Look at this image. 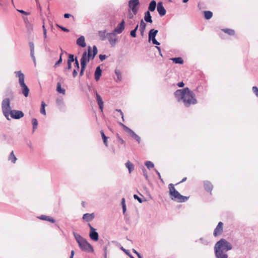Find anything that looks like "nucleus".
<instances>
[{"mask_svg":"<svg viewBox=\"0 0 258 258\" xmlns=\"http://www.w3.org/2000/svg\"><path fill=\"white\" fill-rule=\"evenodd\" d=\"M174 95L178 102L182 101L187 107L197 103L194 93L187 87L177 90Z\"/></svg>","mask_w":258,"mask_h":258,"instance_id":"nucleus-1","label":"nucleus"},{"mask_svg":"<svg viewBox=\"0 0 258 258\" xmlns=\"http://www.w3.org/2000/svg\"><path fill=\"white\" fill-rule=\"evenodd\" d=\"M214 249L216 258H228L227 252L232 249V245L226 239L221 238L216 243Z\"/></svg>","mask_w":258,"mask_h":258,"instance_id":"nucleus-2","label":"nucleus"},{"mask_svg":"<svg viewBox=\"0 0 258 258\" xmlns=\"http://www.w3.org/2000/svg\"><path fill=\"white\" fill-rule=\"evenodd\" d=\"M169 195L172 200L179 203H183L186 202L189 199V197L183 196L176 190L172 183L169 184Z\"/></svg>","mask_w":258,"mask_h":258,"instance_id":"nucleus-3","label":"nucleus"},{"mask_svg":"<svg viewBox=\"0 0 258 258\" xmlns=\"http://www.w3.org/2000/svg\"><path fill=\"white\" fill-rule=\"evenodd\" d=\"M98 53V49L96 45H94L92 48L90 46L88 47V52L85 51L81 58V60L86 61L88 63L90 59H93Z\"/></svg>","mask_w":258,"mask_h":258,"instance_id":"nucleus-4","label":"nucleus"},{"mask_svg":"<svg viewBox=\"0 0 258 258\" xmlns=\"http://www.w3.org/2000/svg\"><path fill=\"white\" fill-rule=\"evenodd\" d=\"M78 245L82 251L87 252H93L94 251L93 246L87 241L86 239H84Z\"/></svg>","mask_w":258,"mask_h":258,"instance_id":"nucleus-5","label":"nucleus"},{"mask_svg":"<svg viewBox=\"0 0 258 258\" xmlns=\"http://www.w3.org/2000/svg\"><path fill=\"white\" fill-rule=\"evenodd\" d=\"M106 38L108 39L111 46L112 47H114L116 42L117 41L115 33L113 32L107 33Z\"/></svg>","mask_w":258,"mask_h":258,"instance_id":"nucleus-6","label":"nucleus"},{"mask_svg":"<svg viewBox=\"0 0 258 258\" xmlns=\"http://www.w3.org/2000/svg\"><path fill=\"white\" fill-rule=\"evenodd\" d=\"M139 4V0H130L128 2V7L134 15H136L138 12V9L137 7Z\"/></svg>","mask_w":258,"mask_h":258,"instance_id":"nucleus-7","label":"nucleus"},{"mask_svg":"<svg viewBox=\"0 0 258 258\" xmlns=\"http://www.w3.org/2000/svg\"><path fill=\"white\" fill-rule=\"evenodd\" d=\"M88 225L90 228V231L89 233V236L90 238L94 241H97L99 239V235L97 232L96 231V229L93 227L90 224H88Z\"/></svg>","mask_w":258,"mask_h":258,"instance_id":"nucleus-8","label":"nucleus"},{"mask_svg":"<svg viewBox=\"0 0 258 258\" xmlns=\"http://www.w3.org/2000/svg\"><path fill=\"white\" fill-rule=\"evenodd\" d=\"M10 115L12 118L16 119H19L23 117L24 115V113L20 110H11L10 111Z\"/></svg>","mask_w":258,"mask_h":258,"instance_id":"nucleus-9","label":"nucleus"},{"mask_svg":"<svg viewBox=\"0 0 258 258\" xmlns=\"http://www.w3.org/2000/svg\"><path fill=\"white\" fill-rule=\"evenodd\" d=\"M2 108L3 111L11 110L10 100L9 98H5L2 101Z\"/></svg>","mask_w":258,"mask_h":258,"instance_id":"nucleus-10","label":"nucleus"},{"mask_svg":"<svg viewBox=\"0 0 258 258\" xmlns=\"http://www.w3.org/2000/svg\"><path fill=\"white\" fill-rule=\"evenodd\" d=\"M223 224L222 222H219L215 229L213 233V235L215 237L219 235L222 234L223 231Z\"/></svg>","mask_w":258,"mask_h":258,"instance_id":"nucleus-11","label":"nucleus"},{"mask_svg":"<svg viewBox=\"0 0 258 258\" xmlns=\"http://www.w3.org/2000/svg\"><path fill=\"white\" fill-rule=\"evenodd\" d=\"M15 74H16V77L19 78V83L20 86L25 85V76L23 73H22L21 71H19L15 72Z\"/></svg>","mask_w":258,"mask_h":258,"instance_id":"nucleus-12","label":"nucleus"},{"mask_svg":"<svg viewBox=\"0 0 258 258\" xmlns=\"http://www.w3.org/2000/svg\"><path fill=\"white\" fill-rule=\"evenodd\" d=\"M157 10L161 17L164 16L166 14V11L163 6L162 2H159L157 6Z\"/></svg>","mask_w":258,"mask_h":258,"instance_id":"nucleus-13","label":"nucleus"},{"mask_svg":"<svg viewBox=\"0 0 258 258\" xmlns=\"http://www.w3.org/2000/svg\"><path fill=\"white\" fill-rule=\"evenodd\" d=\"M124 29V21H122L117 25L116 27L114 29L113 32L117 34H120Z\"/></svg>","mask_w":258,"mask_h":258,"instance_id":"nucleus-14","label":"nucleus"},{"mask_svg":"<svg viewBox=\"0 0 258 258\" xmlns=\"http://www.w3.org/2000/svg\"><path fill=\"white\" fill-rule=\"evenodd\" d=\"M204 185L205 189L206 191L210 192V194H211V192L213 188V185L211 183V182H210L209 181H205L204 182Z\"/></svg>","mask_w":258,"mask_h":258,"instance_id":"nucleus-15","label":"nucleus"},{"mask_svg":"<svg viewBox=\"0 0 258 258\" xmlns=\"http://www.w3.org/2000/svg\"><path fill=\"white\" fill-rule=\"evenodd\" d=\"M77 44L82 47H85L86 46L85 37L83 36H81L78 38L77 40Z\"/></svg>","mask_w":258,"mask_h":258,"instance_id":"nucleus-16","label":"nucleus"},{"mask_svg":"<svg viewBox=\"0 0 258 258\" xmlns=\"http://www.w3.org/2000/svg\"><path fill=\"white\" fill-rule=\"evenodd\" d=\"M57 106L60 110H64L65 108V104L62 98H57L56 100Z\"/></svg>","mask_w":258,"mask_h":258,"instance_id":"nucleus-17","label":"nucleus"},{"mask_svg":"<svg viewBox=\"0 0 258 258\" xmlns=\"http://www.w3.org/2000/svg\"><path fill=\"white\" fill-rule=\"evenodd\" d=\"M94 218V213H86L83 215V219L87 222L91 221Z\"/></svg>","mask_w":258,"mask_h":258,"instance_id":"nucleus-18","label":"nucleus"},{"mask_svg":"<svg viewBox=\"0 0 258 258\" xmlns=\"http://www.w3.org/2000/svg\"><path fill=\"white\" fill-rule=\"evenodd\" d=\"M81 63V70L80 72V76L82 77L84 75V71L86 69L87 63L86 61H83V60H80Z\"/></svg>","mask_w":258,"mask_h":258,"instance_id":"nucleus-19","label":"nucleus"},{"mask_svg":"<svg viewBox=\"0 0 258 258\" xmlns=\"http://www.w3.org/2000/svg\"><path fill=\"white\" fill-rule=\"evenodd\" d=\"M102 70L99 66L97 67L95 72V79L96 81H98L100 76H101Z\"/></svg>","mask_w":258,"mask_h":258,"instance_id":"nucleus-20","label":"nucleus"},{"mask_svg":"<svg viewBox=\"0 0 258 258\" xmlns=\"http://www.w3.org/2000/svg\"><path fill=\"white\" fill-rule=\"evenodd\" d=\"M156 6H157L156 2L154 0H152L149 4L148 11H149V12H154L155 10Z\"/></svg>","mask_w":258,"mask_h":258,"instance_id":"nucleus-21","label":"nucleus"},{"mask_svg":"<svg viewBox=\"0 0 258 258\" xmlns=\"http://www.w3.org/2000/svg\"><path fill=\"white\" fill-rule=\"evenodd\" d=\"M144 20L147 23H152L153 22L150 12L149 11L145 13Z\"/></svg>","mask_w":258,"mask_h":258,"instance_id":"nucleus-22","label":"nucleus"},{"mask_svg":"<svg viewBox=\"0 0 258 258\" xmlns=\"http://www.w3.org/2000/svg\"><path fill=\"white\" fill-rule=\"evenodd\" d=\"M106 30L98 31V34L101 40L104 41L106 39L107 34H106Z\"/></svg>","mask_w":258,"mask_h":258,"instance_id":"nucleus-23","label":"nucleus"},{"mask_svg":"<svg viewBox=\"0 0 258 258\" xmlns=\"http://www.w3.org/2000/svg\"><path fill=\"white\" fill-rule=\"evenodd\" d=\"M39 218L41 220L49 221L52 223H54L55 222V220L53 218L49 216L41 215L39 217Z\"/></svg>","mask_w":258,"mask_h":258,"instance_id":"nucleus-24","label":"nucleus"},{"mask_svg":"<svg viewBox=\"0 0 258 258\" xmlns=\"http://www.w3.org/2000/svg\"><path fill=\"white\" fill-rule=\"evenodd\" d=\"M22 89V93L25 96L27 97L29 95V89L28 86L25 84L24 85L21 86Z\"/></svg>","mask_w":258,"mask_h":258,"instance_id":"nucleus-25","label":"nucleus"},{"mask_svg":"<svg viewBox=\"0 0 258 258\" xmlns=\"http://www.w3.org/2000/svg\"><path fill=\"white\" fill-rule=\"evenodd\" d=\"M17 158L15 156L14 151H12L8 157V160L13 163H15Z\"/></svg>","mask_w":258,"mask_h":258,"instance_id":"nucleus-26","label":"nucleus"},{"mask_svg":"<svg viewBox=\"0 0 258 258\" xmlns=\"http://www.w3.org/2000/svg\"><path fill=\"white\" fill-rule=\"evenodd\" d=\"M73 235L78 244L85 239L84 238L82 237L80 234L75 232H73Z\"/></svg>","mask_w":258,"mask_h":258,"instance_id":"nucleus-27","label":"nucleus"},{"mask_svg":"<svg viewBox=\"0 0 258 258\" xmlns=\"http://www.w3.org/2000/svg\"><path fill=\"white\" fill-rule=\"evenodd\" d=\"M115 74L116 76V79H115V81L116 82H120L122 80V76L121 72L117 69L115 70Z\"/></svg>","mask_w":258,"mask_h":258,"instance_id":"nucleus-28","label":"nucleus"},{"mask_svg":"<svg viewBox=\"0 0 258 258\" xmlns=\"http://www.w3.org/2000/svg\"><path fill=\"white\" fill-rule=\"evenodd\" d=\"M130 136L134 138L135 140H136L138 143H140L141 142V138L140 137L137 135L133 130L131 131V132L129 133Z\"/></svg>","mask_w":258,"mask_h":258,"instance_id":"nucleus-29","label":"nucleus"},{"mask_svg":"<svg viewBox=\"0 0 258 258\" xmlns=\"http://www.w3.org/2000/svg\"><path fill=\"white\" fill-rule=\"evenodd\" d=\"M125 166L128 169L130 173H131L134 169V166L133 164L129 161L125 163Z\"/></svg>","mask_w":258,"mask_h":258,"instance_id":"nucleus-30","label":"nucleus"},{"mask_svg":"<svg viewBox=\"0 0 258 258\" xmlns=\"http://www.w3.org/2000/svg\"><path fill=\"white\" fill-rule=\"evenodd\" d=\"M171 60H172L173 61V62L175 63H177V64H183V60L180 57H173V58H171Z\"/></svg>","mask_w":258,"mask_h":258,"instance_id":"nucleus-31","label":"nucleus"},{"mask_svg":"<svg viewBox=\"0 0 258 258\" xmlns=\"http://www.w3.org/2000/svg\"><path fill=\"white\" fill-rule=\"evenodd\" d=\"M146 27V24L143 21V20L141 21L140 24V31H141V33L142 35L143 34L145 29Z\"/></svg>","mask_w":258,"mask_h":258,"instance_id":"nucleus-32","label":"nucleus"},{"mask_svg":"<svg viewBox=\"0 0 258 258\" xmlns=\"http://www.w3.org/2000/svg\"><path fill=\"white\" fill-rule=\"evenodd\" d=\"M56 91L58 93L62 94H64L66 93L65 89L61 88V84L59 82H58L57 83Z\"/></svg>","mask_w":258,"mask_h":258,"instance_id":"nucleus-33","label":"nucleus"},{"mask_svg":"<svg viewBox=\"0 0 258 258\" xmlns=\"http://www.w3.org/2000/svg\"><path fill=\"white\" fill-rule=\"evenodd\" d=\"M213 13L212 12L209 11H204V17L207 20H209L212 17Z\"/></svg>","mask_w":258,"mask_h":258,"instance_id":"nucleus-34","label":"nucleus"},{"mask_svg":"<svg viewBox=\"0 0 258 258\" xmlns=\"http://www.w3.org/2000/svg\"><path fill=\"white\" fill-rule=\"evenodd\" d=\"M100 134H101V135L102 138L103 139V143H104V145H105V146L107 147L108 146V144H107L108 138L105 135L104 132L102 130L100 131Z\"/></svg>","mask_w":258,"mask_h":258,"instance_id":"nucleus-35","label":"nucleus"},{"mask_svg":"<svg viewBox=\"0 0 258 258\" xmlns=\"http://www.w3.org/2000/svg\"><path fill=\"white\" fill-rule=\"evenodd\" d=\"M223 32L225 33L228 34V35L230 36L234 35L235 34V32L234 30L230 29H223L222 30Z\"/></svg>","mask_w":258,"mask_h":258,"instance_id":"nucleus-36","label":"nucleus"},{"mask_svg":"<svg viewBox=\"0 0 258 258\" xmlns=\"http://www.w3.org/2000/svg\"><path fill=\"white\" fill-rule=\"evenodd\" d=\"M76 59H78L77 57H76L75 58L74 54H69L68 59L67 61L72 63L74 61L75 62Z\"/></svg>","mask_w":258,"mask_h":258,"instance_id":"nucleus-37","label":"nucleus"},{"mask_svg":"<svg viewBox=\"0 0 258 258\" xmlns=\"http://www.w3.org/2000/svg\"><path fill=\"white\" fill-rule=\"evenodd\" d=\"M32 123L33 125V132H34L35 130L37 128L38 125V121L37 119L35 118H34L32 120Z\"/></svg>","mask_w":258,"mask_h":258,"instance_id":"nucleus-38","label":"nucleus"},{"mask_svg":"<svg viewBox=\"0 0 258 258\" xmlns=\"http://www.w3.org/2000/svg\"><path fill=\"white\" fill-rule=\"evenodd\" d=\"M158 32L157 30L154 29H151L148 34V36H156Z\"/></svg>","mask_w":258,"mask_h":258,"instance_id":"nucleus-39","label":"nucleus"},{"mask_svg":"<svg viewBox=\"0 0 258 258\" xmlns=\"http://www.w3.org/2000/svg\"><path fill=\"white\" fill-rule=\"evenodd\" d=\"M46 104L44 103V101L41 102V108H40V112L41 114L45 115L46 114V111H45V107Z\"/></svg>","mask_w":258,"mask_h":258,"instance_id":"nucleus-40","label":"nucleus"},{"mask_svg":"<svg viewBox=\"0 0 258 258\" xmlns=\"http://www.w3.org/2000/svg\"><path fill=\"white\" fill-rule=\"evenodd\" d=\"M145 164L149 169L153 168L154 166L153 163L149 161H146Z\"/></svg>","mask_w":258,"mask_h":258,"instance_id":"nucleus-41","label":"nucleus"},{"mask_svg":"<svg viewBox=\"0 0 258 258\" xmlns=\"http://www.w3.org/2000/svg\"><path fill=\"white\" fill-rule=\"evenodd\" d=\"M119 124L127 133L129 134L131 132L132 130L122 123L120 122Z\"/></svg>","mask_w":258,"mask_h":258,"instance_id":"nucleus-42","label":"nucleus"},{"mask_svg":"<svg viewBox=\"0 0 258 258\" xmlns=\"http://www.w3.org/2000/svg\"><path fill=\"white\" fill-rule=\"evenodd\" d=\"M97 103L98 104L99 109H100L101 111L102 112L103 109V101L102 99L98 101L97 102Z\"/></svg>","mask_w":258,"mask_h":258,"instance_id":"nucleus-43","label":"nucleus"},{"mask_svg":"<svg viewBox=\"0 0 258 258\" xmlns=\"http://www.w3.org/2000/svg\"><path fill=\"white\" fill-rule=\"evenodd\" d=\"M29 46L30 48V53H34V45L32 42H29Z\"/></svg>","mask_w":258,"mask_h":258,"instance_id":"nucleus-44","label":"nucleus"},{"mask_svg":"<svg viewBox=\"0 0 258 258\" xmlns=\"http://www.w3.org/2000/svg\"><path fill=\"white\" fill-rule=\"evenodd\" d=\"M62 57H61V56H59V58L58 60L54 64V67H55V68L57 67L62 62Z\"/></svg>","mask_w":258,"mask_h":258,"instance_id":"nucleus-45","label":"nucleus"},{"mask_svg":"<svg viewBox=\"0 0 258 258\" xmlns=\"http://www.w3.org/2000/svg\"><path fill=\"white\" fill-rule=\"evenodd\" d=\"M56 26L57 27H58L59 28H60L62 31H64V32H69V30L67 28H66V27H63L62 26H60L58 24H56Z\"/></svg>","mask_w":258,"mask_h":258,"instance_id":"nucleus-46","label":"nucleus"},{"mask_svg":"<svg viewBox=\"0 0 258 258\" xmlns=\"http://www.w3.org/2000/svg\"><path fill=\"white\" fill-rule=\"evenodd\" d=\"M10 111H3V113L4 115V116L6 117V118L8 120H10V119L9 118V115H10Z\"/></svg>","mask_w":258,"mask_h":258,"instance_id":"nucleus-47","label":"nucleus"},{"mask_svg":"<svg viewBox=\"0 0 258 258\" xmlns=\"http://www.w3.org/2000/svg\"><path fill=\"white\" fill-rule=\"evenodd\" d=\"M142 170H143V175H144V177H145L146 179L148 180L149 177H148L147 171L146 169L144 167H143L142 169Z\"/></svg>","mask_w":258,"mask_h":258,"instance_id":"nucleus-48","label":"nucleus"},{"mask_svg":"<svg viewBox=\"0 0 258 258\" xmlns=\"http://www.w3.org/2000/svg\"><path fill=\"white\" fill-rule=\"evenodd\" d=\"M42 28H43V37H44V39H46L47 37V30H46V29L44 24L43 25Z\"/></svg>","mask_w":258,"mask_h":258,"instance_id":"nucleus-49","label":"nucleus"},{"mask_svg":"<svg viewBox=\"0 0 258 258\" xmlns=\"http://www.w3.org/2000/svg\"><path fill=\"white\" fill-rule=\"evenodd\" d=\"M134 198L135 200H137L140 203H142L143 202L142 199L141 198H140L137 195H134Z\"/></svg>","mask_w":258,"mask_h":258,"instance_id":"nucleus-50","label":"nucleus"},{"mask_svg":"<svg viewBox=\"0 0 258 258\" xmlns=\"http://www.w3.org/2000/svg\"><path fill=\"white\" fill-rule=\"evenodd\" d=\"M252 90L255 95L258 97V88L256 86H253L252 88Z\"/></svg>","mask_w":258,"mask_h":258,"instance_id":"nucleus-51","label":"nucleus"},{"mask_svg":"<svg viewBox=\"0 0 258 258\" xmlns=\"http://www.w3.org/2000/svg\"><path fill=\"white\" fill-rule=\"evenodd\" d=\"M154 170L156 172V173H157V174L158 175V177H159V179L160 180V181L164 183V181H163V179L161 178V175H160V173H159V172L156 169H155Z\"/></svg>","mask_w":258,"mask_h":258,"instance_id":"nucleus-52","label":"nucleus"},{"mask_svg":"<svg viewBox=\"0 0 258 258\" xmlns=\"http://www.w3.org/2000/svg\"><path fill=\"white\" fill-rule=\"evenodd\" d=\"M74 66L77 70H79L80 68L79 62L78 59H76L74 62Z\"/></svg>","mask_w":258,"mask_h":258,"instance_id":"nucleus-53","label":"nucleus"},{"mask_svg":"<svg viewBox=\"0 0 258 258\" xmlns=\"http://www.w3.org/2000/svg\"><path fill=\"white\" fill-rule=\"evenodd\" d=\"M136 32L137 31L135 30H133L131 31L130 32V35L132 37H136L137 35H136Z\"/></svg>","mask_w":258,"mask_h":258,"instance_id":"nucleus-54","label":"nucleus"},{"mask_svg":"<svg viewBox=\"0 0 258 258\" xmlns=\"http://www.w3.org/2000/svg\"><path fill=\"white\" fill-rule=\"evenodd\" d=\"M99 57L100 60L101 61H103L104 60H105L106 59L107 56L105 54H100L99 56Z\"/></svg>","mask_w":258,"mask_h":258,"instance_id":"nucleus-55","label":"nucleus"},{"mask_svg":"<svg viewBox=\"0 0 258 258\" xmlns=\"http://www.w3.org/2000/svg\"><path fill=\"white\" fill-rule=\"evenodd\" d=\"M67 64H68V66L67 68H66L64 69V71H66L67 70H69L71 69V68H72V63L67 61Z\"/></svg>","mask_w":258,"mask_h":258,"instance_id":"nucleus-56","label":"nucleus"},{"mask_svg":"<svg viewBox=\"0 0 258 258\" xmlns=\"http://www.w3.org/2000/svg\"><path fill=\"white\" fill-rule=\"evenodd\" d=\"M95 95H96V99L97 100V102H98L99 100H101L102 99L100 95L97 92V91L95 92Z\"/></svg>","mask_w":258,"mask_h":258,"instance_id":"nucleus-57","label":"nucleus"},{"mask_svg":"<svg viewBox=\"0 0 258 258\" xmlns=\"http://www.w3.org/2000/svg\"><path fill=\"white\" fill-rule=\"evenodd\" d=\"M120 249H121L123 251H124V252H125V253L127 255H128V256H129V255H132V254L130 253V251H129V250H127V249H124L123 247H121L120 248Z\"/></svg>","mask_w":258,"mask_h":258,"instance_id":"nucleus-58","label":"nucleus"},{"mask_svg":"<svg viewBox=\"0 0 258 258\" xmlns=\"http://www.w3.org/2000/svg\"><path fill=\"white\" fill-rule=\"evenodd\" d=\"M17 11H18L19 13H21V14H24V15H28L29 14V13L26 12H25V11H24V10H17Z\"/></svg>","mask_w":258,"mask_h":258,"instance_id":"nucleus-59","label":"nucleus"},{"mask_svg":"<svg viewBox=\"0 0 258 258\" xmlns=\"http://www.w3.org/2000/svg\"><path fill=\"white\" fill-rule=\"evenodd\" d=\"M78 70L77 69H74L73 72V76L74 78H75L78 75Z\"/></svg>","mask_w":258,"mask_h":258,"instance_id":"nucleus-60","label":"nucleus"},{"mask_svg":"<svg viewBox=\"0 0 258 258\" xmlns=\"http://www.w3.org/2000/svg\"><path fill=\"white\" fill-rule=\"evenodd\" d=\"M116 111L120 113V114L121 116V118L122 119V120L124 121L123 114V112H122V111L120 109H116Z\"/></svg>","mask_w":258,"mask_h":258,"instance_id":"nucleus-61","label":"nucleus"},{"mask_svg":"<svg viewBox=\"0 0 258 258\" xmlns=\"http://www.w3.org/2000/svg\"><path fill=\"white\" fill-rule=\"evenodd\" d=\"M199 240L201 241V242L204 245H207L208 244L207 241L205 240L203 238L201 237L199 239Z\"/></svg>","mask_w":258,"mask_h":258,"instance_id":"nucleus-62","label":"nucleus"},{"mask_svg":"<svg viewBox=\"0 0 258 258\" xmlns=\"http://www.w3.org/2000/svg\"><path fill=\"white\" fill-rule=\"evenodd\" d=\"M152 42L153 44H155V45H159L160 44V43L156 39L153 40V41H152Z\"/></svg>","mask_w":258,"mask_h":258,"instance_id":"nucleus-63","label":"nucleus"},{"mask_svg":"<svg viewBox=\"0 0 258 258\" xmlns=\"http://www.w3.org/2000/svg\"><path fill=\"white\" fill-rule=\"evenodd\" d=\"M177 86L180 88L183 87L184 86V83L183 82H179Z\"/></svg>","mask_w":258,"mask_h":258,"instance_id":"nucleus-64","label":"nucleus"}]
</instances>
